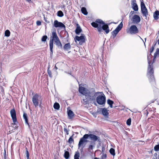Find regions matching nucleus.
Masks as SVG:
<instances>
[{
  "instance_id": "obj_1",
  "label": "nucleus",
  "mask_w": 159,
  "mask_h": 159,
  "mask_svg": "<svg viewBox=\"0 0 159 159\" xmlns=\"http://www.w3.org/2000/svg\"><path fill=\"white\" fill-rule=\"evenodd\" d=\"M91 25L93 27L97 28L98 31L100 34L104 31V34H107L110 31L108 25L101 19H97L95 22L91 23Z\"/></svg>"
},
{
  "instance_id": "obj_2",
  "label": "nucleus",
  "mask_w": 159,
  "mask_h": 159,
  "mask_svg": "<svg viewBox=\"0 0 159 159\" xmlns=\"http://www.w3.org/2000/svg\"><path fill=\"white\" fill-rule=\"evenodd\" d=\"M89 137L93 141L91 143H93L94 145L95 144V142L97 141L98 142H101V139L99 137L92 134H86L84 135L80 139L78 145V147L79 148L81 146H83L84 143L88 142L87 139Z\"/></svg>"
},
{
  "instance_id": "obj_3",
  "label": "nucleus",
  "mask_w": 159,
  "mask_h": 159,
  "mask_svg": "<svg viewBox=\"0 0 159 159\" xmlns=\"http://www.w3.org/2000/svg\"><path fill=\"white\" fill-rule=\"evenodd\" d=\"M102 92H98L95 93L89 91L85 96V98H83L81 100L82 103L84 105L89 104V102H95L96 97Z\"/></svg>"
},
{
  "instance_id": "obj_4",
  "label": "nucleus",
  "mask_w": 159,
  "mask_h": 159,
  "mask_svg": "<svg viewBox=\"0 0 159 159\" xmlns=\"http://www.w3.org/2000/svg\"><path fill=\"white\" fill-rule=\"evenodd\" d=\"M148 63L147 76L149 83L151 85L154 86L156 85V80L154 75V71L152 66V63L151 64L150 61H148Z\"/></svg>"
},
{
  "instance_id": "obj_5",
  "label": "nucleus",
  "mask_w": 159,
  "mask_h": 159,
  "mask_svg": "<svg viewBox=\"0 0 159 159\" xmlns=\"http://www.w3.org/2000/svg\"><path fill=\"white\" fill-rule=\"evenodd\" d=\"M51 37L52 38V39H51L49 41V47L50 51L51 52V54H52L53 53V41L57 40V39H59L57 35V33L56 31H53L52 32V35Z\"/></svg>"
},
{
  "instance_id": "obj_6",
  "label": "nucleus",
  "mask_w": 159,
  "mask_h": 159,
  "mask_svg": "<svg viewBox=\"0 0 159 159\" xmlns=\"http://www.w3.org/2000/svg\"><path fill=\"white\" fill-rule=\"evenodd\" d=\"M101 94L102 95L98 96L96 98V100L98 104L102 105L105 104L106 103V98L102 92Z\"/></svg>"
},
{
  "instance_id": "obj_7",
  "label": "nucleus",
  "mask_w": 159,
  "mask_h": 159,
  "mask_svg": "<svg viewBox=\"0 0 159 159\" xmlns=\"http://www.w3.org/2000/svg\"><path fill=\"white\" fill-rule=\"evenodd\" d=\"M140 6L141 11L143 16L145 17V19H147L148 16V12L143 0H142L141 2Z\"/></svg>"
},
{
  "instance_id": "obj_8",
  "label": "nucleus",
  "mask_w": 159,
  "mask_h": 159,
  "mask_svg": "<svg viewBox=\"0 0 159 159\" xmlns=\"http://www.w3.org/2000/svg\"><path fill=\"white\" fill-rule=\"evenodd\" d=\"M10 113L13 121V123L11 124V125H16L18 123V122L16 117V111L14 108L11 110Z\"/></svg>"
},
{
  "instance_id": "obj_9",
  "label": "nucleus",
  "mask_w": 159,
  "mask_h": 159,
  "mask_svg": "<svg viewBox=\"0 0 159 159\" xmlns=\"http://www.w3.org/2000/svg\"><path fill=\"white\" fill-rule=\"evenodd\" d=\"M41 97L37 93H36L33 96L32 98V101L34 105L36 107H38L39 105V99H40Z\"/></svg>"
},
{
  "instance_id": "obj_10",
  "label": "nucleus",
  "mask_w": 159,
  "mask_h": 159,
  "mask_svg": "<svg viewBox=\"0 0 159 159\" xmlns=\"http://www.w3.org/2000/svg\"><path fill=\"white\" fill-rule=\"evenodd\" d=\"M129 30L130 33L131 34H136L139 32L138 28L134 25H131L130 27Z\"/></svg>"
},
{
  "instance_id": "obj_11",
  "label": "nucleus",
  "mask_w": 159,
  "mask_h": 159,
  "mask_svg": "<svg viewBox=\"0 0 159 159\" xmlns=\"http://www.w3.org/2000/svg\"><path fill=\"white\" fill-rule=\"evenodd\" d=\"M89 91L87 89L82 87V86H79V92L84 95L85 96L89 92Z\"/></svg>"
},
{
  "instance_id": "obj_12",
  "label": "nucleus",
  "mask_w": 159,
  "mask_h": 159,
  "mask_svg": "<svg viewBox=\"0 0 159 159\" xmlns=\"http://www.w3.org/2000/svg\"><path fill=\"white\" fill-rule=\"evenodd\" d=\"M75 40L79 41H80V44H82L85 42V36L84 34H82L80 36H76L75 37Z\"/></svg>"
},
{
  "instance_id": "obj_13",
  "label": "nucleus",
  "mask_w": 159,
  "mask_h": 159,
  "mask_svg": "<svg viewBox=\"0 0 159 159\" xmlns=\"http://www.w3.org/2000/svg\"><path fill=\"white\" fill-rule=\"evenodd\" d=\"M132 21L133 24H138L141 20L140 17L138 15H134L132 18Z\"/></svg>"
},
{
  "instance_id": "obj_14",
  "label": "nucleus",
  "mask_w": 159,
  "mask_h": 159,
  "mask_svg": "<svg viewBox=\"0 0 159 159\" xmlns=\"http://www.w3.org/2000/svg\"><path fill=\"white\" fill-rule=\"evenodd\" d=\"M53 26L56 28L58 27L65 28V25L62 22H59L58 20H55L54 22Z\"/></svg>"
},
{
  "instance_id": "obj_15",
  "label": "nucleus",
  "mask_w": 159,
  "mask_h": 159,
  "mask_svg": "<svg viewBox=\"0 0 159 159\" xmlns=\"http://www.w3.org/2000/svg\"><path fill=\"white\" fill-rule=\"evenodd\" d=\"M131 4L133 9L135 11L138 10V6L136 3V0H132L131 2Z\"/></svg>"
},
{
  "instance_id": "obj_16",
  "label": "nucleus",
  "mask_w": 159,
  "mask_h": 159,
  "mask_svg": "<svg viewBox=\"0 0 159 159\" xmlns=\"http://www.w3.org/2000/svg\"><path fill=\"white\" fill-rule=\"evenodd\" d=\"M76 25L77 27L75 30V32L77 34L79 35L80 33L82 32V30L78 24H76Z\"/></svg>"
},
{
  "instance_id": "obj_17",
  "label": "nucleus",
  "mask_w": 159,
  "mask_h": 159,
  "mask_svg": "<svg viewBox=\"0 0 159 159\" xmlns=\"http://www.w3.org/2000/svg\"><path fill=\"white\" fill-rule=\"evenodd\" d=\"M71 48V46L69 43L65 44L63 46V49L66 51H68L70 50Z\"/></svg>"
},
{
  "instance_id": "obj_18",
  "label": "nucleus",
  "mask_w": 159,
  "mask_h": 159,
  "mask_svg": "<svg viewBox=\"0 0 159 159\" xmlns=\"http://www.w3.org/2000/svg\"><path fill=\"white\" fill-rule=\"evenodd\" d=\"M68 115L69 119H71L73 118L75 115L73 112L70 110L68 112Z\"/></svg>"
},
{
  "instance_id": "obj_19",
  "label": "nucleus",
  "mask_w": 159,
  "mask_h": 159,
  "mask_svg": "<svg viewBox=\"0 0 159 159\" xmlns=\"http://www.w3.org/2000/svg\"><path fill=\"white\" fill-rule=\"evenodd\" d=\"M108 110L105 108H102V113L103 115L105 116H107L108 115Z\"/></svg>"
},
{
  "instance_id": "obj_20",
  "label": "nucleus",
  "mask_w": 159,
  "mask_h": 159,
  "mask_svg": "<svg viewBox=\"0 0 159 159\" xmlns=\"http://www.w3.org/2000/svg\"><path fill=\"white\" fill-rule=\"evenodd\" d=\"M23 117L24 119L25 120V122L26 124H27L28 125H29V123L28 120V116L27 114L25 112H24L23 113Z\"/></svg>"
},
{
  "instance_id": "obj_21",
  "label": "nucleus",
  "mask_w": 159,
  "mask_h": 159,
  "mask_svg": "<svg viewBox=\"0 0 159 159\" xmlns=\"http://www.w3.org/2000/svg\"><path fill=\"white\" fill-rule=\"evenodd\" d=\"M159 11H156L153 14V17L155 20H157L159 19Z\"/></svg>"
},
{
  "instance_id": "obj_22",
  "label": "nucleus",
  "mask_w": 159,
  "mask_h": 159,
  "mask_svg": "<svg viewBox=\"0 0 159 159\" xmlns=\"http://www.w3.org/2000/svg\"><path fill=\"white\" fill-rule=\"evenodd\" d=\"M119 31L116 29H115L114 30L111 32V34L113 36V38H115L117 34L118 33Z\"/></svg>"
},
{
  "instance_id": "obj_23",
  "label": "nucleus",
  "mask_w": 159,
  "mask_h": 159,
  "mask_svg": "<svg viewBox=\"0 0 159 159\" xmlns=\"http://www.w3.org/2000/svg\"><path fill=\"white\" fill-rule=\"evenodd\" d=\"M123 27L122 22H121L119 25L116 28V29L117 30L119 31Z\"/></svg>"
},
{
  "instance_id": "obj_24",
  "label": "nucleus",
  "mask_w": 159,
  "mask_h": 159,
  "mask_svg": "<svg viewBox=\"0 0 159 159\" xmlns=\"http://www.w3.org/2000/svg\"><path fill=\"white\" fill-rule=\"evenodd\" d=\"M82 13L84 15H87L88 12L87 11L86 8L84 7H83L81 9Z\"/></svg>"
},
{
  "instance_id": "obj_25",
  "label": "nucleus",
  "mask_w": 159,
  "mask_h": 159,
  "mask_svg": "<svg viewBox=\"0 0 159 159\" xmlns=\"http://www.w3.org/2000/svg\"><path fill=\"white\" fill-rule=\"evenodd\" d=\"M107 102L108 104L110 105V106L111 108L113 107L112 105L114 103V102L113 101L110 99H108L107 100Z\"/></svg>"
},
{
  "instance_id": "obj_26",
  "label": "nucleus",
  "mask_w": 159,
  "mask_h": 159,
  "mask_svg": "<svg viewBox=\"0 0 159 159\" xmlns=\"http://www.w3.org/2000/svg\"><path fill=\"white\" fill-rule=\"evenodd\" d=\"M60 106L59 104L57 102L54 103L53 105V107L55 109L59 110L60 108Z\"/></svg>"
},
{
  "instance_id": "obj_27",
  "label": "nucleus",
  "mask_w": 159,
  "mask_h": 159,
  "mask_svg": "<svg viewBox=\"0 0 159 159\" xmlns=\"http://www.w3.org/2000/svg\"><path fill=\"white\" fill-rule=\"evenodd\" d=\"M64 156L66 159H68L70 156V153L69 152L65 151V152Z\"/></svg>"
},
{
  "instance_id": "obj_28",
  "label": "nucleus",
  "mask_w": 159,
  "mask_h": 159,
  "mask_svg": "<svg viewBox=\"0 0 159 159\" xmlns=\"http://www.w3.org/2000/svg\"><path fill=\"white\" fill-rule=\"evenodd\" d=\"M80 153L78 151L76 152L74 155V159H79Z\"/></svg>"
},
{
  "instance_id": "obj_29",
  "label": "nucleus",
  "mask_w": 159,
  "mask_h": 159,
  "mask_svg": "<svg viewBox=\"0 0 159 159\" xmlns=\"http://www.w3.org/2000/svg\"><path fill=\"white\" fill-rule=\"evenodd\" d=\"M57 16L60 17H62L64 16V14L62 11H59L57 13Z\"/></svg>"
},
{
  "instance_id": "obj_30",
  "label": "nucleus",
  "mask_w": 159,
  "mask_h": 159,
  "mask_svg": "<svg viewBox=\"0 0 159 159\" xmlns=\"http://www.w3.org/2000/svg\"><path fill=\"white\" fill-rule=\"evenodd\" d=\"M109 152L113 156L115 155V150L114 148H111L109 150Z\"/></svg>"
},
{
  "instance_id": "obj_31",
  "label": "nucleus",
  "mask_w": 159,
  "mask_h": 159,
  "mask_svg": "<svg viewBox=\"0 0 159 159\" xmlns=\"http://www.w3.org/2000/svg\"><path fill=\"white\" fill-rule=\"evenodd\" d=\"M68 142L70 144H71L72 143L74 142V140L73 138V135H72L69 138L68 141Z\"/></svg>"
},
{
  "instance_id": "obj_32",
  "label": "nucleus",
  "mask_w": 159,
  "mask_h": 159,
  "mask_svg": "<svg viewBox=\"0 0 159 159\" xmlns=\"http://www.w3.org/2000/svg\"><path fill=\"white\" fill-rule=\"evenodd\" d=\"M10 32L9 30H7L5 32V35L7 37H8L10 35Z\"/></svg>"
},
{
  "instance_id": "obj_33",
  "label": "nucleus",
  "mask_w": 159,
  "mask_h": 159,
  "mask_svg": "<svg viewBox=\"0 0 159 159\" xmlns=\"http://www.w3.org/2000/svg\"><path fill=\"white\" fill-rule=\"evenodd\" d=\"M48 38V37L47 35L43 36L41 39V41L42 42H45Z\"/></svg>"
},
{
  "instance_id": "obj_34",
  "label": "nucleus",
  "mask_w": 159,
  "mask_h": 159,
  "mask_svg": "<svg viewBox=\"0 0 159 159\" xmlns=\"http://www.w3.org/2000/svg\"><path fill=\"white\" fill-rule=\"evenodd\" d=\"M154 150L156 151H159V144L154 147Z\"/></svg>"
},
{
  "instance_id": "obj_35",
  "label": "nucleus",
  "mask_w": 159,
  "mask_h": 159,
  "mask_svg": "<svg viewBox=\"0 0 159 159\" xmlns=\"http://www.w3.org/2000/svg\"><path fill=\"white\" fill-rule=\"evenodd\" d=\"M93 146L91 145H90L88 148V151L89 152H91V150H92L93 148Z\"/></svg>"
},
{
  "instance_id": "obj_36",
  "label": "nucleus",
  "mask_w": 159,
  "mask_h": 159,
  "mask_svg": "<svg viewBox=\"0 0 159 159\" xmlns=\"http://www.w3.org/2000/svg\"><path fill=\"white\" fill-rule=\"evenodd\" d=\"M131 123V119L130 118L128 119L126 121V124L128 125H130Z\"/></svg>"
},
{
  "instance_id": "obj_37",
  "label": "nucleus",
  "mask_w": 159,
  "mask_h": 159,
  "mask_svg": "<svg viewBox=\"0 0 159 159\" xmlns=\"http://www.w3.org/2000/svg\"><path fill=\"white\" fill-rule=\"evenodd\" d=\"M154 49V47L152 46L149 49V52L150 53V55H151V53L153 52Z\"/></svg>"
},
{
  "instance_id": "obj_38",
  "label": "nucleus",
  "mask_w": 159,
  "mask_h": 159,
  "mask_svg": "<svg viewBox=\"0 0 159 159\" xmlns=\"http://www.w3.org/2000/svg\"><path fill=\"white\" fill-rule=\"evenodd\" d=\"M47 72L49 77H52V75L51 71L48 69L47 70Z\"/></svg>"
},
{
  "instance_id": "obj_39",
  "label": "nucleus",
  "mask_w": 159,
  "mask_h": 159,
  "mask_svg": "<svg viewBox=\"0 0 159 159\" xmlns=\"http://www.w3.org/2000/svg\"><path fill=\"white\" fill-rule=\"evenodd\" d=\"M64 131L66 133V135L69 134V130H68L67 129L64 128Z\"/></svg>"
},
{
  "instance_id": "obj_40",
  "label": "nucleus",
  "mask_w": 159,
  "mask_h": 159,
  "mask_svg": "<svg viewBox=\"0 0 159 159\" xmlns=\"http://www.w3.org/2000/svg\"><path fill=\"white\" fill-rule=\"evenodd\" d=\"M107 157V155L106 154H103L102 156V159H106Z\"/></svg>"
},
{
  "instance_id": "obj_41",
  "label": "nucleus",
  "mask_w": 159,
  "mask_h": 159,
  "mask_svg": "<svg viewBox=\"0 0 159 159\" xmlns=\"http://www.w3.org/2000/svg\"><path fill=\"white\" fill-rule=\"evenodd\" d=\"M56 45L58 47H60L61 48H62V45L61 42V41H60L59 43Z\"/></svg>"
},
{
  "instance_id": "obj_42",
  "label": "nucleus",
  "mask_w": 159,
  "mask_h": 159,
  "mask_svg": "<svg viewBox=\"0 0 159 159\" xmlns=\"http://www.w3.org/2000/svg\"><path fill=\"white\" fill-rule=\"evenodd\" d=\"M36 24L37 25L39 26L41 25V22L39 20H38L36 21Z\"/></svg>"
},
{
  "instance_id": "obj_43",
  "label": "nucleus",
  "mask_w": 159,
  "mask_h": 159,
  "mask_svg": "<svg viewBox=\"0 0 159 159\" xmlns=\"http://www.w3.org/2000/svg\"><path fill=\"white\" fill-rule=\"evenodd\" d=\"M25 149L26 156H29V153L27 150V148L26 147L25 148Z\"/></svg>"
},
{
  "instance_id": "obj_44",
  "label": "nucleus",
  "mask_w": 159,
  "mask_h": 159,
  "mask_svg": "<svg viewBox=\"0 0 159 159\" xmlns=\"http://www.w3.org/2000/svg\"><path fill=\"white\" fill-rule=\"evenodd\" d=\"M54 41L55 43H56V45H57V44H58L59 42L60 41V39H58L57 40H55Z\"/></svg>"
},
{
  "instance_id": "obj_45",
  "label": "nucleus",
  "mask_w": 159,
  "mask_h": 159,
  "mask_svg": "<svg viewBox=\"0 0 159 159\" xmlns=\"http://www.w3.org/2000/svg\"><path fill=\"white\" fill-rule=\"evenodd\" d=\"M4 159H6V154L5 149L4 150Z\"/></svg>"
},
{
  "instance_id": "obj_46",
  "label": "nucleus",
  "mask_w": 159,
  "mask_h": 159,
  "mask_svg": "<svg viewBox=\"0 0 159 159\" xmlns=\"http://www.w3.org/2000/svg\"><path fill=\"white\" fill-rule=\"evenodd\" d=\"M105 148L103 147H102V152H104L105 151Z\"/></svg>"
},
{
  "instance_id": "obj_47",
  "label": "nucleus",
  "mask_w": 159,
  "mask_h": 159,
  "mask_svg": "<svg viewBox=\"0 0 159 159\" xmlns=\"http://www.w3.org/2000/svg\"><path fill=\"white\" fill-rule=\"evenodd\" d=\"M27 2L29 3L32 2V1L31 0H26Z\"/></svg>"
},
{
  "instance_id": "obj_48",
  "label": "nucleus",
  "mask_w": 159,
  "mask_h": 159,
  "mask_svg": "<svg viewBox=\"0 0 159 159\" xmlns=\"http://www.w3.org/2000/svg\"><path fill=\"white\" fill-rule=\"evenodd\" d=\"M27 159H30L29 156H26Z\"/></svg>"
},
{
  "instance_id": "obj_49",
  "label": "nucleus",
  "mask_w": 159,
  "mask_h": 159,
  "mask_svg": "<svg viewBox=\"0 0 159 159\" xmlns=\"http://www.w3.org/2000/svg\"><path fill=\"white\" fill-rule=\"evenodd\" d=\"M132 13V14H133L134 13V11H131V12L130 13V14Z\"/></svg>"
},
{
  "instance_id": "obj_50",
  "label": "nucleus",
  "mask_w": 159,
  "mask_h": 159,
  "mask_svg": "<svg viewBox=\"0 0 159 159\" xmlns=\"http://www.w3.org/2000/svg\"><path fill=\"white\" fill-rule=\"evenodd\" d=\"M94 159H99V158L97 157H95Z\"/></svg>"
},
{
  "instance_id": "obj_51",
  "label": "nucleus",
  "mask_w": 159,
  "mask_h": 159,
  "mask_svg": "<svg viewBox=\"0 0 159 159\" xmlns=\"http://www.w3.org/2000/svg\"><path fill=\"white\" fill-rule=\"evenodd\" d=\"M158 44L159 45V39L158 40Z\"/></svg>"
}]
</instances>
